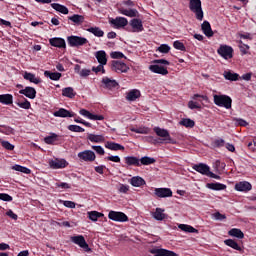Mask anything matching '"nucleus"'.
<instances>
[{"label": "nucleus", "instance_id": "0e129e2a", "mask_svg": "<svg viewBox=\"0 0 256 256\" xmlns=\"http://www.w3.org/2000/svg\"><path fill=\"white\" fill-rule=\"evenodd\" d=\"M2 146L3 148H5L6 150L9 151H13L15 146L13 144H11L9 141H2Z\"/></svg>", "mask_w": 256, "mask_h": 256}, {"label": "nucleus", "instance_id": "3c124183", "mask_svg": "<svg viewBox=\"0 0 256 256\" xmlns=\"http://www.w3.org/2000/svg\"><path fill=\"white\" fill-rule=\"evenodd\" d=\"M58 135L56 133H52L50 136H46L44 138V142L48 145H53L57 141Z\"/></svg>", "mask_w": 256, "mask_h": 256}, {"label": "nucleus", "instance_id": "dca6fc26", "mask_svg": "<svg viewBox=\"0 0 256 256\" xmlns=\"http://www.w3.org/2000/svg\"><path fill=\"white\" fill-rule=\"evenodd\" d=\"M154 194L159 198H169L173 196V192L170 188H155Z\"/></svg>", "mask_w": 256, "mask_h": 256}, {"label": "nucleus", "instance_id": "6ab92c4d", "mask_svg": "<svg viewBox=\"0 0 256 256\" xmlns=\"http://www.w3.org/2000/svg\"><path fill=\"white\" fill-rule=\"evenodd\" d=\"M235 190L238 192H249L252 190V184L248 181H240L235 184Z\"/></svg>", "mask_w": 256, "mask_h": 256}, {"label": "nucleus", "instance_id": "f704fd0d", "mask_svg": "<svg viewBox=\"0 0 256 256\" xmlns=\"http://www.w3.org/2000/svg\"><path fill=\"white\" fill-rule=\"evenodd\" d=\"M228 235L231 237L238 238V239H244V237H245L244 232L239 228H231L228 231Z\"/></svg>", "mask_w": 256, "mask_h": 256}, {"label": "nucleus", "instance_id": "c756f323", "mask_svg": "<svg viewBox=\"0 0 256 256\" xmlns=\"http://www.w3.org/2000/svg\"><path fill=\"white\" fill-rule=\"evenodd\" d=\"M154 254L155 256H178L176 252L164 248L155 249Z\"/></svg>", "mask_w": 256, "mask_h": 256}, {"label": "nucleus", "instance_id": "37998d69", "mask_svg": "<svg viewBox=\"0 0 256 256\" xmlns=\"http://www.w3.org/2000/svg\"><path fill=\"white\" fill-rule=\"evenodd\" d=\"M0 103L4 104V105H12L13 104L12 94H1L0 95Z\"/></svg>", "mask_w": 256, "mask_h": 256}, {"label": "nucleus", "instance_id": "79ce46f5", "mask_svg": "<svg viewBox=\"0 0 256 256\" xmlns=\"http://www.w3.org/2000/svg\"><path fill=\"white\" fill-rule=\"evenodd\" d=\"M88 219L92 222H97L98 218L104 217V214L98 211H88L87 212Z\"/></svg>", "mask_w": 256, "mask_h": 256}, {"label": "nucleus", "instance_id": "aec40b11", "mask_svg": "<svg viewBox=\"0 0 256 256\" xmlns=\"http://www.w3.org/2000/svg\"><path fill=\"white\" fill-rule=\"evenodd\" d=\"M20 95L26 96L30 100H34L37 95V91L34 87L27 86L25 89L19 91Z\"/></svg>", "mask_w": 256, "mask_h": 256}, {"label": "nucleus", "instance_id": "ddd939ff", "mask_svg": "<svg viewBox=\"0 0 256 256\" xmlns=\"http://www.w3.org/2000/svg\"><path fill=\"white\" fill-rule=\"evenodd\" d=\"M151 216L156 221H163L168 217V215L165 213V209L161 207H156L155 211L151 213Z\"/></svg>", "mask_w": 256, "mask_h": 256}, {"label": "nucleus", "instance_id": "0eeeda50", "mask_svg": "<svg viewBox=\"0 0 256 256\" xmlns=\"http://www.w3.org/2000/svg\"><path fill=\"white\" fill-rule=\"evenodd\" d=\"M109 24L113 29L120 30L128 26V19L125 17H116L109 19Z\"/></svg>", "mask_w": 256, "mask_h": 256}, {"label": "nucleus", "instance_id": "5fc2aeb1", "mask_svg": "<svg viewBox=\"0 0 256 256\" xmlns=\"http://www.w3.org/2000/svg\"><path fill=\"white\" fill-rule=\"evenodd\" d=\"M104 66H105L104 64H99V65H97L96 67H95V66L92 67L91 71H92L93 73H95V74H99V73L105 74V73H106V70H105Z\"/></svg>", "mask_w": 256, "mask_h": 256}, {"label": "nucleus", "instance_id": "423d86ee", "mask_svg": "<svg viewBox=\"0 0 256 256\" xmlns=\"http://www.w3.org/2000/svg\"><path fill=\"white\" fill-rule=\"evenodd\" d=\"M108 219L114 222H120V223H124V222H128L129 218L128 216L121 211H114V210H110L108 213Z\"/></svg>", "mask_w": 256, "mask_h": 256}, {"label": "nucleus", "instance_id": "f3484780", "mask_svg": "<svg viewBox=\"0 0 256 256\" xmlns=\"http://www.w3.org/2000/svg\"><path fill=\"white\" fill-rule=\"evenodd\" d=\"M50 46L58 48V49H66V41L60 37L50 38L49 40Z\"/></svg>", "mask_w": 256, "mask_h": 256}, {"label": "nucleus", "instance_id": "2eb2a0df", "mask_svg": "<svg viewBox=\"0 0 256 256\" xmlns=\"http://www.w3.org/2000/svg\"><path fill=\"white\" fill-rule=\"evenodd\" d=\"M102 85L105 89L112 90L119 86V83L115 79L109 77H103L101 80Z\"/></svg>", "mask_w": 256, "mask_h": 256}, {"label": "nucleus", "instance_id": "69168bd1", "mask_svg": "<svg viewBox=\"0 0 256 256\" xmlns=\"http://www.w3.org/2000/svg\"><path fill=\"white\" fill-rule=\"evenodd\" d=\"M63 205H64V207L70 208V209H74L76 207V203L74 201H70V200H64Z\"/></svg>", "mask_w": 256, "mask_h": 256}, {"label": "nucleus", "instance_id": "7ed1b4c3", "mask_svg": "<svg viewBox=\"0 0 256 256\" xmlns=\"http://www.w3.org/2000/svg\"><path fill=\"white\" fill-rule=\"evenodd\" d=\"M110 69L117 74H125L128 73L130 67L120 60H112L110 63Z\"/></svg>", "mask_w": 256, "mask_h": 256}, {"label": "nucleus", "instance_id": "6e6d98bb", "mask_svg": "<svg viewBox=\"0 0 256 256\" xmlns=\"http://www.w3.org/2000/svg\"><path fill=\"white\" fill-rule=\"evenodd\" d=\"M173 47H174V49L181 51V52L186 51V47H185L184 43H182L181 41H178V40L173 42Z\"/></svg>", "mask_w": 256, "mask_h": 256}, {"label": "nucleus", "instance_id": "f257e3e1", "mask_svg": "<svg viewBox=\"0 0 256 256\" xmlns=\"http://www.w3.org/2000/svg\"><path fill=\"white\" fill-rule=\"evenodd\" d=\"M213 102L218 107H223L226 110H230L232 108V98L228 95H213Z\"/></svg>", "mask_w": 256, "mask_h": 256}, {"label": "nucleus", "instance_id": "39448f33", "mask_svg": "<svg viewBox=\"0 0 256 256\" xmlns=\"http://www.w3.org/2000/svg\"><path fill=\"white\" fill-rule=\"evenodd\" d=\"M67 40H68V45H70V47L72 48H79L88 44L87 38L75 36V35L68 36Z\"/></svg>", "mask_w": 256, "mask_h": 256}, {"label": "nucleus", "instance_id": "1a4fd4ad", "mask_svg": "<svg viewBox=\"0 0 256 256\" xmlns=\"http://www.w3.org/2000/svg\"><path fill=\"white\" fill-rule=\"evenodd\" d=\"M78 159L83 162H94L96 160V154L92 150H83L78 152Z\"/></svg>", "mask_w": 256, "mask_h": 256}, {"label": "nucleus", "instance_id": "338daca9", "mask_svg": "<svg viewBox=\"0 0 256 256\" xmlns=\"http://www.w3.org/2000/svg\"><path fill=\"white\" fill-rule=\"evenodd\" d=\"M106 160H107V161L114 162V163H120V162H121V158H120L118 155L107 156V157H106Z\"/></svg>", "mask_w": 256, "mask_h": 256}, {"label": "nucleus", "instance_id": "a878e982", "mask_svg": "<svg viewBox=\"0 0 256 256\" xmlns=\"http://www.w3.org/2000/svg\"><path fill=\"white\" fill-rule=\"evenodd\" d=\"M201 30L203 32V34L207 37V38H211L214 36V32L212 30L211 24L208 21H204L201 24Z\"/></svg>", "mask_w": 256, "mask_h": 256}, {"label": "nucleus", "instance_id": "052dcab7", "mask_svg": "<svg viewBox=\"0 0 256 256\" xmlns=\"http://www.w3.org/2000/svg\"><path fill=\"white\" fill-rule=\"evenodd\" d=\"M111 59H123L125 55L122 52L114 51L110 53Z\"/></svg>", "mask_w": 256, "mask_h": 256}, {"label": "nucleus", "instance_id": "4d7b16f0", "mask_svg": "<svg viewBox=\"0 0 256 256\" xmlns=\"http://www.w3.org/2000/svg\"><path fill=\"white\" fill-rule=\"evenodd\" d=\"M171 50V47L168 44H161L158 47V51L162 54H168Z\"/></svg>", "mask_w": 256, "mask_h": 256}, {"label": "nucleus", "instance_id": "603ef678", "mask_svg": "<svg viewBox=\"0 0 256 256\" xmlns=\"http://www.w3.org/2000/svg\"><path fill=\"white\" fill-rule=\"evenodd\" d=\"M68 130L74 133H84L85 129L79 125H68Z\"/></svg>", "mask_w": 256, "mask_h": 256}, {"label": "nucleus", "instance_id": "5701e85b", "mask_svg": "<svg viewBox=\"0 0 256 256\" xmlns=\"http://www.w3.org/2000/svg\"><path fill=\"white\" fill-rule=\"evenodd\" d=\"M118 13L120 15L129 17V18H136L139 17V12L136 9H124V8H119Z\"/></svg>", "mask_w": 256, "mask_h": 256}, {"label": "nucleus", "instance_id": "9d476101", "mask_svg": "<svg viewBox=\"0 0 256 256\" xmlns=\"http://www.w3.org/2000/svg\"><path fill=\"white\" fill-rule=\"evenodd\" d=\"M129 25L132 28V33H141L144 31L143 22L141 19L134 18L130 20Z\"/></svg>", "mask_w": 256, "mask_h": 256}, {"label": "nucleus", "instance_id": "09e8293b", "mask_svg": "<svg viewBox=\"0 0 256 256\" xmlns=\"http://www.w3.org/2000/svg\"><path fill=\"white\" fill-rule=\"evenodd\" d=\"M239 50H240L242 55H247L249 53L250 46L243 43L242 40H239Z\"/></svg>", "mask_w": 256, "mask_h": 256}, {"label": "nucleus", "instance_id": "f8f14e48", "mask_svg": "<svg viewBox=\"0 0 256 256\" xmlns=\"http://www.w3.org/2000/svg\"><path fill=\"white\" fill-rule=\"evenodd\" d=\"M80 115L91 120V121H103L104 116L103 115H96L91 113L90 111L86 109H80Z\"/></svg>", "mask_w": 256, "mask_h": 256}, {"label": "nucleus", "instance_id": "6e6552de", "mask_svg": "<svg viewBox=\"0 0 256 256\" xmlns=\"http://www.w3.org/2000/svg\"><path fill=\"white\" fill-rule=\"evenodd\" d=\"M217 53L224 60H229L233 58L234 49L229 45H220V47L217 49Z\"/></svg>", "mask_w": 256, "mask_h": 256}, {"label": "nucleus", "instance_id": "864d4df0", "mask_svg": "<svg viewBox=\"0 0 256 256\" xmlns=\"http://www.w3.org/2000/svg\"><path fill=\"white\" fill-rule=\"evenodd\" d=\"M16 105L24 110H29L31 108V103L27 99L16 102Z\"/></svg>", "mask_w": 256, "mask_h": 256}, {"label": "nucleus", "instance_id": "f03ea898", "mask_svg": "<svg viewBox=\"0 0 256 256\" xmlns=\"http://www.w3.org/2000/svg\"><path fill=\"white\" fill-rule=\"evenodd\" d=\"M189 10L195 14V18L198 21H203L204 19V11L202 9L201 0H190L189 2Z\"/></svg>", "mask_w": 256, "mask_h": 256}, {"label": "nucleus", "instance_id": "774afa93", "mask_svg": "<svg viewBox=\"0 0 256 256\" xmlns=\"http://www.w3.org/2000/svg\"><path fill=\"white\" fill-rule=\"evenodd\" d=\"M224 145H225V140L222 139V138L216 139L214 141V146L217 147V148L224 147Z\"/></svg>", "mask_w": 256, "mask_h": 256}, {"label": "nucleus", "instance_id": "20e7f679", "mask_svg": "<svg viewBox=\"0 0 256 256\" xmlns=\"http://www.w3.org/2000/svg\"><path fill=\"white\" fill-rule=\"evenodd\" d=\"M153 131L158 137L162 138L161 143L164 142L166 144H175V141L172 139V137L167 129L160 128V127H154Z\"/></svg>", "mask_w": 256, "mask_h": 256}, {"label": "nucleus", "instance_id": "a18cd8bd", "mask_svg": "<svg viewBox=\"0 0 256 256\" xmlns=\"http://www.w3.org/2000/svg\"><path fill=\"white\" fill-rule=\"evenodd\" d=\"M178 228L186 233H198V229L188 224H179Z\"/></svg>", "mask_w": 256, "mask_h": 256}, {"label": "nucleus", "instance_id": "7c9ffc66", "mask_svg": "<svg viewBox=\"0 0 256 256\" xmlns=\"http://www.w3.org/2000/svg\"><path fill=\"white\" fill-rule=\"evenodd\" d=\"M50 6L52 7V9H54L56 12H58L62 15H68L69 14L68 8L64 5H61L59 3H52Z\"/></svg>", "mask_w": 256, "mask_h": 256}, {"label": "nucleus", "instance_id": "e2e57ef3", "mask_svg": "<svg viewBox=\"0 0 256 256\" xmlns=\"http://www.w3.org/2000/svg\"><path fill=\"white\" fill-rule=\"evenodd\" d=\"M213 218L217 221H223L226 219V215L225 214H222L220 212H215L213 213Z\"/></svg>", "mask_w": 256, "mask_h": 256}, {"label": "nucleus", "instance_id": "49530a36", "mask_svg": "<svg viewBox=\"0 0 256 256\" xmlns=\"http://www.w3.org/2000/svg\"><path fill=\"white\" fill-rule=\"evenodd\" d=\"M179 125L183 126L185 128H194L195 127V121L190 118H183L179 121Z\"/></svg>", "mask_w": 256, "mask_h": 256}, {"label": "nucleus", "instance_id": "72a5a7b5", "mask_svg": "<svg viewBox=\"0 0 256 256\" xmlns=\"http://www.w3.org/2000/svg\"><path fill=\"white\" fill-rule=\"evenodd\" d=\"M68 20L72 21V23H74V25L80 26L84 23L85 17L83 15L74 14V15L68 17Z\"/></svg>", "mask_w": 256, "mask_h": 256}, {"label": "nucleus", "instance_id": "de8ad7c7", "mask_svg": "<svg viewBox=\"0 0 256 256\" xmlns=\"http://www.w3.org/2000/svg\"><path fill=\"white\" fill-rule=\"evenodd\" d=\"M13 170L20 172V173H24L26 175L31 174V169H29L28 167L22 166V165H14L13 166Z\"/></svg>", "mask_w": 256, "mask_h": 256}, {"label": "nucleus", "instance_id": "b1692460", "mask_svg": "<svg viewBox=\"0 0 256 256\" xmlns=\"http://www.w3.org/2000/svg\"><path fill=\"white\" fill-rule=\"evenodd\" d=\"M94 57L96 58L98 64L107 65L108 59L107 54L104 50H99L94 53Z\"/></svg>", "mask_w": 256, "mask_h": 256}, {"label": "nucleus", "instance_id": "c03bdc74", "mask_svg": "<svg viewBox=\"0 0 256 256\" xmlns=\"http://www.w3.org/2000/svg\"><path fill=\"white\" fill-rule=\"evenodd\" d=\"M140 165L149 166L156 163V159L149 156H143L139 159Z\"/></svg>", "mask_w": 256, "mask_h": 256}, {"label": "nucleus", "instance_id": "473e14b6", "mask_svg": "<svg viewBox=\"0 0 256 256\" xmlns=\"http://www.w3.org/2000/svg\"><path fill=\"white\" fill-rule=\"evenodd\" d=\"M224 244H225L226 246H228V247H230V248L236 250V251H240V252L243 251V248H242V247L238 244V242L235 241L234 239H231V238L226 239V240H224Z\"/></svg>", "mask_w": 256, "mask_h": 256}, {"label": "nucleus", "instance_id": "e433bc0d", "mask_svg": "<svg viewBox=\"0 0 256 256\" xmlns=\"http://www.w3.org/2000/svg\"><path fill=\"white\" fill-rule=\"evenodd\" d=\"M223 77L227 81L236 82L239 80V74L231 71H224Z\"/></svg>", "mask_w": 256, "mask_h": 256}, {"label": "nucleus", "instance_id": "c85d7f7f", "mask_svg": "<svg viewBox=\"0 0 256 256\" xmlns=\"http://www.w3.org/2000/svg\"><path fill=\"white\" fill-rule=\"evenodd\" d=\"M105 148L111 151H124L125 147L119 143L107 141L105 143Z\"/></svg>", "mask_w": 256, "mask_h": 256}, {"label": "nucleus", "instance_id": "9b49d317", "mask_svg": "<svg viewBox=\"0 0 256 256\" xmlns=\"http://www.w3.org/2000/svg\"><path fill=\"white\" fill-rule=\"evenodd\" d=\"M192 169L203 176H208L210 173V166L205 163L194 164Z\"/></svg>", "mask_w": 256, "mask_h": 256}, {"label": "nucleus", "instance_id": "412c9836", "mask_svg": "<svg viewBox=\"0 0 256 256\" xmlns=\"http://www.w3.org/2000/svg\"><path fill=\"white\" fill-rule=\"evenodd\" d=\"M54 117L56 118H73L75 113L71 112L65 108H60L58 111H54Z\"/></svg>", "mask_w": 256, "mask_h": 256}, {"label": "nucleus", "instance_id": "4c0bfd02", "mask_svg": "<svg viewBox=\"0 0 256 256\" xmlns=\"http://www.w3.org/2000/svg\"><path fill=\"white\" fill-rule=\"evenodd\" d=\"M86 31L97 38L104 37V31L99 27H90V28H87Z\"/></svg>", "mask_w": 256, "mask_h": 256}, {"label": "nucleus", "instance_id": "393cba45", "mask_svg": "<svg viewBox=\"0 0 256 256\" xmlns=\"http://www.w3.org/2000/svg\"><path fill=\"white\" fill-rule=\"evenodd\" d=\"M22 77H24V80L35 85H39L41 83V79L39 77H36V75L31 72H24V74H22Z\"/></svg>", "mask_w": 256, "mask_h": 256}, {"label": "nucleus", "instance_id": "a211bd4d", "mask_svg": "<svg viewBox=\"0 0 256 256\" xmlns=\"http://www.w3.org/2000/svg\"><path fill=\"white\" fill-rule=\"evenodd\" d=\"M68 165V162L65 159H54L50 160V168L57 170V169H64Z\"/></svg>", "mask_w": 256, "mask_h": 256}, {"label": "nucleus", "instance_id": "cd10ccee", "mask_svg": "<svg viewBox=\"0 0 256 256\" xmlns=\"http://www.w3.org/2000/svg\"><path fill=\"white\" fill-rule=\"evenodd\" d=\"M141 97V92L138 89L130 90L126 95V100L130 102H134Z\"/></svg>", "mask_w": 256, "mask_h": 256}, {"label": "nucleus", "instance_id": "680f3d73", "mask_svg": "<svg viewBox=\"0 0 256 256\" xmlns=\"http://www.w3.org/2000/svg\"><path fill=\"white\" fill-rule=\"evenodd\" d=\"M0 200L5 202H11L13 200V197L7 193H0Z\"/></svg>", "mask_w": 256, "mask_h": 256}, {"label": "nucleus", "instance_id": "8fccbe9b", "mask_svg": "<svg viewBox=\"0 0 256 256\" xmlns=\"http://www.w3.org/2000/svg\"><path fill=\"white\" fill-rule=\"evenodd\" d=\"M130 131L136 134L147 135L149 134V128L139 127V128H130Z\"/></svg>", "mask_w": 256, "mask_h": 256}, {"label": "nucleus", "instance_id": "a19ab883", "mask_svg": "<svg viewBox=\"0 0 256 256\" xmlns=\"http://www.w3.org/2000/svg\"><path fill=\"white\" fill-rule=\"evenodd\" d=\"M87 139L91 143H103L105 141V137L103 135L96 134H88Z\"/></svg>", "mask_w": 256, "mask_h": 256}, {"label": "nucleus", "instance_id": "4468645a", "mask_svg": "<svg viewBox=\"0 0 256 256\" xmlns=\"http://www.w3.org/2000/svg\"><path fill=\"white\" fill-rule=\"evenodd\" d=\"M70 240H72V243L80 246V248H82V249H85V250L89 249V245L86 242L83 235L72 236V238H70Z\"/></svg>", "mask_w": 256, "mask_h": 256}, {"label": "nucleus", "instance_id": "13d9d810", "mask_svg": "<svg viewBox=\"0 0 256 256\" xmlns=\"http://www.w3.org/2000/svg\"><path fill=\"white\" fill-rule=\"evenodd\" d=\"M188 108H189L190 110H195V109H201L202 106H201V104H200L199 102H195V101H193V100H190V101L188 102Z\"/></svg>", "mask_w": 256, "mask_h": 256}, {"label": "nucleus", "instance_id": "bb28decb", "mask_svg": "<svg viewBox=\"0 0 256 256\" xmlns=\"http://www.w3.org/2000/svg\"><path fill=\"white\" fill-rule=\"evenodd\" d=\"M124 161L127 166H135V167L141 166L140 159L136 156H125Z\"/></svg>", "mask_w": 256, "mask_h": 256}, {"label": "nucleus", "instance_id": "58836bf2", "mask_svg": "<svg viewBox=\"0 0 256 256\" xmlns=\"http://www.w3.org/2000/svg\"><path fill=\"white\" fill-rule=\"evenodd\" d=\"M44 77L49 78L52 81H59L62 74L60 72L44 71Z\"/></svg>", "mask_w": 256, "mask_h": 256}, {"label": "nucleus", "instance_id": "c9c22d12", "mask_svg": "<svg viewBox=\"0 0 256 256\" xmlns=\"http://www.w3.org/2000/svg\"><path fill=\"white\" fill-rule=\"evenodd\" d=\"M130 184L133 187H141V186L146 184V181L142 177H140V176H133L130 179Z\"/></svg>", "mask_w": 256, "mask_h": 256}, {"label": "nucleus", "instance_id": "4be33fe9", "mask_svg": "<svg viewBox=\"0 0 256 256\" xmlns=\"http://www.w3.org/2000/svg\"><path fill=\"white\" fill-rule=\"evenodd\" d=\"M149 71L154 74H159L162 76H166L169 74V71L167 70V68L160 66V65H150Z\"/></svg>", "mask_w": 256, "mask_h": 256}, {"label": "nucleus", "instance_id": "2f4dec72", "mask_svg": "<svg viewBox=\"0 0 256 256\" xmlns=\"http://www.w3.org/2000/svg\"><path fill=\"white\" fill-rule=\"evenodd\" d=\"M207 188L213 191H223L227 189V185L220 182L207 183Z\"/></svg>", "mask_w": 256, "mask_h": 256}, {"label": "nucleus", "instance_id": "ea45409f", "mask_svg": "<svg viewBox=\"0 0 256 256\" xmlns=\"http://www.w3.org/2000/svg\"><path fill=\"white\" fill-rule=\"evenodd\" d=\"M77 93L74 91L73 87H66L62 89V96L69 98V99H74Z\"/></svg>", "mask_w": 256, "mask_h": 256}, {"label": "nucleus", "instance_id": "bf43d9fd", "mask_svg": "<svg viewBox=\"0 0 256 256\" xmlns=\"http://www.w3.org/2000/svg\"><path fill=\"white\" fill-rule=\"evenodd\" d=\"M92 150H94L98 155H104L105 154V150L102 146L100 145H92L91 146Z\"/></svg>", "mask_w": 256, "mask_h": 256}]
</instances>
